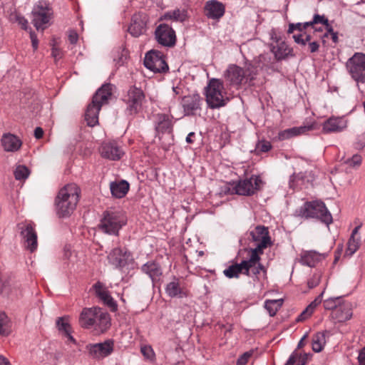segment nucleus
<instances>
[{
  "instance_id": "f257e3e1",
  "label": "nucleus",
  "mask_w": 365,
  "mask_h": 365,
  "mask_svg": "<svg viewBox=\"0 0 365 365\" xmlns=\"http://www.w3.org/2000/svg\"><path fill=\"white\" fill-rule=\"evenodd\" d=\"M80 189L74 183L67 184L58 192L55 199L56 213L59 217H67L74 211L79 200Z\"/></svg>"
},
{
  "instance_id": "f03ea898",
  "label": "nucleus",
  "mask_w": 365,
  "mask_h": 365,
  "mask_svg": "<svg viewBox=\"0 0 365 365\" xmlns=\"http://www.w3.org/2000/svg\"><path fill=\"white\" fill-rule=\"evenodd\" d=\"M79 324L84 329L93 328L98 332L103 333L110 326L109 314L98 307L83 308L79 316Z\"/></svg>"
},
{
  "instance_id": "7ed1b4c3",
  "label": "nucleus",
  "mask_w": 365,
  "mask_h": 365,
  "mask_svg": "<svg viewBox=\"0 0 365 365\" xmlns=\"http://www.w3.org/2000/svg\"><path fill=\"white\" fill-rule=\"evenodd\" d=\"M112 96V85H103L93 95L92 101L87 106L85 120L88 126L93 127L98 123V113L101 107L108 103Z\"/></svg>"
},
{
  "instance_id": "20e7f679",
  "label": "nucleus",
  "mask_w": 365,
  "mask_h": 365,
  "mask_svg": "<svg viewBox=\"0 0 365 365\" xmlns=\"http://www.w3.org/2000/svg\"><path fill=\"white\" fill-rule=\"evenodd\" d=\"M262 272L264 277L267 275V269L264 265L249 255L247 259L242 260L240 263H235L229 266L223 271V274L229 279L238 278L240 274L247 276L253 275L258 278V275Z\"/></svg>"
},
{
  "instance_id": "39448f33",
  "label": "nucleus",
  "mask_w": 365,
  "mask_h": 365,
  "mask_svg": "<svg viewBox=\"0 0 365 365\" xmlns=\"http://www.w3.org/2000/svg\"><path fill=\"white\" fill-rule=\"evenodd\" d=\"M205 95L206 103L211 109L223 107L229 101L223 82L218 78L209 80L205 88Z\"/></svg>"
},
{
  "instance_id": "423d86ee",
  "label": "nucleus",
  "mask_w": 365,
  "mask_h": 365,
  "mask_svg": "<svg viewBox=\"0 0 365 365\" xmlns=\"http://www.w3.org/2000/svg\"><path fill=\"white\" fill-rule=\"evenodd\" d=\"M127 223V217L119 210H106L98 225L99 229L108 235H118L119 230Z\"/></svg>"
},
{
  "instance_id": "0eeeda50",
  "label": "nucleus",
  "mask_w": 365,
  "mask_h": 365,
  "mask_svg": "<svg viewBox=\"0 0 365 365\" xmlns=\"http://www.w3.org/2000/svg\"><path fill=\"white\" fill-rule=\"evenodd\" d=\"M262 181L259 176L252 175L250 178L239 180L237 183L225 185V194H237L240 195L250 196L259 190Z\"/></svg>"
},
{
  "instance_id": "6e6552de",
  "label": "nucleus",
  "mask_w": 365,
  "mask_h": 365,
  "mask_svg": "<svg viewBox=\"0 0 365 365\" xmlns=\"http://www.w3.org/2000/svg\"><path fill=\"white\" fill-rule=\"evenodd\" d=\"M250 236L252 241L256 242V247L249 250V255L252 257V259L260 262V256L263 254L264 250L272 245L268 228L258 225L250 231Z\"/></svg>"
},
{
  "instance_id": "1a4fd4ad",
  "label": "nucleus",
  "mask_w": 365,
  "mask_h": 365,
  "mask_svg": "<svg viewBox=\"0 0 365 365\" xmlns=\"http://www.w3.org/2000/svg\"><path fill=\"white\" fill-rule=\"evenodd\" d=\"M257 74L256 68L247 64L245 68L230 65L225 71V78L232 86H240L250 82Z\"/></svg>"
},
{
  "instance_id": "9d476101",
  "label": "nucleus",
  "mask_w": 365,
  "mask_h": 365,
  "mask_svg": "<svg viewBox=\"0 0 365 365\" xmlns=\"http://www.w3.org/2000/svg\"><path fill=\"white\" fill-rule=\"evenodd\" d=\"M299 215L306 218H318L327 225L332 222L331 213L328 211L325 204L320 200L305 202L299 210Z\"/></svg>"
},
{
  "instance_id": "9b49d317",
  "label": "nucleus",
  "mask_w": 365,
  "mask_h": 365,
  "mask_svg": "<svg viewBox=\"0 0 365 365\" xmlns=\"http://www.w3.org/2000/svg\"><path fill=\"white\" fill-rule=\"evenodd\" d=\"M32 24L37 30H44L47 27L51 16V9L45 3L39 2L31 12Z\"/></svg>"
},
{
  "instance_id": "f8f14e48",
  "label": "nucleus",
  "mask_w": 365,
  "mask_h": 365,
  "mask_svg": "<svg viewBox=\"0 0 365 365\" xmlns=\"http://www.w3.org/2000/svg\"><path fill=\"white\" fill-rule=\"evenodd\" d=\"M346 66L355 81L365 82V54L356 53L349 59Z\"/></svg>"
},
{
  "instance_id": "ddd939ff",
  "label": "nucleus",
  "mask_w": 365,
  "mask_h": 365,
  "mask_svg": "<svg viewBox=\"0 0 365 365\" xmlns=\"http://www.w3.org/2000/svg\"><path fill=\"white\" fill-rule=\"evenodd\" d=\"M114 349L113 341L106 340L101 343L88 344L86 346L89 357L96 360L103 359L112 354Z\"/></svg>"
},
{
  "instance_id": "4468645a",
  "label": "nucleus",
  "mask_w": 365,
  "mask_h": 365,
  "mask_svg": "<svg viewBox=\"0 0 365 365\" xmlns=\"http://www.w3.org/2000/svg\"><path fill=\"white\" fill-rule=\"evenodd\" d=\"M145 66L154 73H163L168 70L163 54L158 51H150L145 54Z\"/></svg>"
},
{
  "instance_id": "2eb2a0df",
  "label": "nucleus",
  "mask_w": 365,
  "mask_h": 365,
  "mask_svg": "<svg viewBox=\"0 0 365 365\" xmlns=\"http://www.w3.org/2000/svg\"><path fill=\"white\" fill-rule=\"evenodd\" d=\"M18 228L26 248L30 252L35 251L38 247L37 234L32 224L21 222L18 224Z\"/></svg>"
},
{
  "instance_id": "dca6fc26",
  "label": "nucleus",
  "mask_w": 365,
  "mask_h": 365,
  "mask_svg": "<svg viewBox=\"0 0 365 365\" xmlns=\"http://www.w3.org/2000/svg\"><path fill=\"white\" fill-rule=\"evenodd\" d=\"M158 43L167 47H172L176 43V35L171 26L165 24H160L155 31Z\"/></svg>"
},
{
  "instance_id": "f3484780",
  "label": "nucleus",
  "mask_w": 365,
  "mask_h": 365,
  "mask_svg": "<svg viewBox=\"0 0 365 365\" xmlns=\"http://www.w3.org/2000/svg\"><path fill=\"white\" fill-rule=\"evenodd\" d=\"M144 98V93L140 88L131 87L128 90L125 101L130 113H135L140 109Z\"/></svg>"
},
{
  "instance_id": "a211bd4d",
  "label": "nucleus",
  "mask_w": 365,
  "mask_h": 365,
  "mask_svg": "<svg viewBox=\"0 0 365 365\" xmlns=\"http://www.w3.org/2000/svg\"><path fill=\"white\" fill-rule=\"evenodd\" d=\"M148 16L143 13L135 14L132 17L128 28L129 33L134 37H138L146 31Z\"/></svg>"
},
{
  "instance_id": "6ab92c4d",
  "label": "nucleus",
  "mask_w": 365,
  "mask_h": 365,
  "mask_svg": "<svg viewBox=\"0 0 365 365\" xmlns=\"http://www.w3.org/2000/svg\"><path fill=\"white\" fill-rule=\"evenodd\" d=\"M129 257L130 254L125 250L117 247L110 251L107 258L113 267L120 268L127 264Z\"/></svg>"
},
{
  "instance_id": "aec40b11",
  "label": "nucleus",
  "mask_w": 365,
  "mask_h": 365,
  "mask_svg": "<svg viewBox=\"0 0 365 365\" xmlns=\"http://www.w3.org/2000/svg\"><path fill=\"white\" fill-rule=\"evenodd\" d=\"M100 152L102 157L111 160H118L124 154L121 148L115 142L103 143L101 147Z\"/></svg>"
},
{
  "instance_id": "412c9836",
  "label": "nucleus",
  "mask_w": 365,
  "mask_h": 365,
  "mask_svg": "<svg viewBox=\"0 0 365 365\" xmlns=\"http://www.w3.org/2000/svg\"><path fill=\"white\" fill-rule=\"evenodd\" d=\"M93 288L95 290L96 296L102 300L105 304L110 307L111 311L114 312L117 309V304L103 283L97 282L94 284Z\"/></svg>"
},
{
  "instance_id": "4be33fe9",
  "label": "nucleus",
  "mask_w": 365,
  "mask_h": 365,
  "mask_svg": "<svg viewBox=\"0 0 365 365\" xmlns=\"http://www.w3.org/2000/svg\"><path fill=\"white\" fill-rule=\"evenodd\" d=\"M1 144L4 151L15 153L21 148L22 141L16 135L7 133L3 134L1 139Z\"/></svg>"
},
{
  "instance_id": "5701e85b",
  "label": "nucleus",
  "mask_w": 365,
  "mask_h": 365,
  "mask_svg": "<svg viewBox=\"0 0 365 365\" xmlns=\"http://www.w3.org/2000/svg\"><path fill=\"white\" fill-rule=\"evenodd\" d=\"M347 126L346 120L340 117H331L327 120L322 126L325 133H338L342 131Z\"/></svg>"
},
{
  "instance_id": "b1692460",
  "label": "nucleus",
  "mask_w": 365,
  "mask_h": 365,
  "mask_svg": "<svg viewBox=\"0 0 365 365\" xmlns=\"http://www.w3.org/2000/svg\"><path fill=\"white\" fill-rule=\"evenodd\" d=\"M352 317V306L349 302L342 301L336 309L332 311L331 317L338 322H344Z\"/></svg>"
},
{
  "instance_id": "393cba45",
  "label": "nucleus",
  "mask_w": 365,
  "mask_h": 365,
  "mask_svg": "<svg viewBox=\"0 0 365 365\" xmlns=\"http://www.w3.org/2000/svg\"><path fill=\"white\" fill-rule=\"evenodd\" d=\"M270 50L277 61L294 56L293 49L284 41L277 44L271 43Z\"/></svg>"
},
{
  "instance_id": "a878e982",
  "label": "nucleus",
  "mask_w": 365,
  "mask_h": 365,
  "mask_svg": "<svg viewBox=\"0 0 365 365\" xmlns=\"http://www.w3.org/2000/svg\"><path fill=\"white\" fill-rule=\"evenodd\" d=\"M201 98L198 94L185 96L182 99V107L186 115H192L200 108Z\"/></svg>"
},
{
  "instance_id": "bb28decb",
  "label": "nucleus",
  "mask_w": 365,
  "mask_h": 365,
  "mask_svg": "<svg viewBox=\"0 0 365 365\" xmlns=\"http://www.w3.org/2000/svg\"><path fill=\"white\" fill-rule=\"evenodd\" d=\"M206 15L213 19L222 17L225 13V7L222 4L217 1H208L205 6Z\"/></svg>"
},
{
  "instance_id": "cd10ccee",
  "label": "nucleus",
  "mask_w": 365,
  "mask_h": 365,
  "mask_svg": "<svg viewBox=\"0 0 365 365\" xmlns=\"http://www.w3.org/2000/svg\"><path fill=\"white\" fill-rule=\"evenodd\" d=\"M129 183L125 180L114 181L110 183V190L113 197H123L129 190Z\"/></svg>"
},
{
  "instance_id": "c85d7f7f",
  "label": "nucleus",
  "mask_w": 365,
  "mask_h": 365,
  "mask_svg": "<svg viewBox=\"0 0 365 365\" xmlns=\"http://www.w3.org/2000/svg\"><path fill=\"white\" fill-rule=\"evenodd\" d=\"M166 294L170 297L182 298L186 296V292L180 286L179 279L174 278L165 287Z\"/></svg>"
},
{
  "instance_id": "c756f323",
  "label": "nucleus",
  "mask_w": 365,
  "mask_h": 365,
  "mask_svg": "<svg viewBox=\"0 0 365 365\" xmlns=\"http://www.w3.org/2000/svg\"><path fill=\"white\" fill-rule=\"evenodd\" d=\"M141 269L150 277L153 282L158 280L162 274L160 266L153 261L143 264Z\"/></svg>"
},
{
  "instance_id": "7c9ffc66",
  "label": "nucleus",
  "mask_w": 365,
  "mask_h": 365,
  "mask_svg": "<svg viewBox=\"0 0 365 365\" xmlns=\"http://www.w3.org/2000/svg\"><path fill=\"white\" fill-rule=\"evenodd\" d=\"M359 229L360 226H357L353 230L351 235L347 243V249L345 252L346 256H352L359 248L360 237L359 236L356 237V235H358Z\"/></svg>"
},
{
  "instance_id": "2f4dec72",
  "label": "nucleus",
  "mask_w": 365,
  "mask_h": 365,
  "mask_svg": "<svg viewBox=\"0 0 365 365\" xmlns=\"http://www.w3.org/2000/svg\"><path fill=\"white\" fill-rule=\"evenodd\" d=\"M314 180V176L311 171L300 172L297 174H293L290 178V187L299 185H305Z\"/></svg>"
},
{
  "instance_id": "473e14b6",
  "label": "nucleus",
  "mask_w": 365,
  "mask_h": 365,
  "mask_svg": "<svg viewBox=\"0 0 365 365\" xmlns=\"http://www.w3.org/2000/svg\"><path fill=\"white\" fill-rule=\"evenodd\" d=\"M312 129V126L293 127L279 132L278 135V138L280 140H284L290 138L304 133L306 131L310 130Z\"/></svg>"
},
{
  "instance_id": "72a5a7b5",
  "label": "nucleus",
  "mask_w": 365,
  "mask_h": 365,
  "mask_svg": "<svg viewBox=\"0 0 365 365\" xmlns=\"http://www.w3.org/2000/svg\"><path fill=\"white\" fill-rule=\"evenodd\" d=\"M321 259V255L315 251H303L300 255L299 262L308 267H314Z\"/></svg>"
},
{
  "instance_id": "f704fd0d",
  "label": "nucleus",
  "mask_w": 365,
  "mask_h": 365,
  "mask_svg": "<svg viewBox=\"0 0 365 365\" xmlns=\"http://www.w3.org/2000/svg\"><path fill=\"white\" fill-rule=\"evenodd\" d=\"M188 18L187 10L185 8H177L173 11H169L164 14V19L166 20H173L175 21L183 22Z\"/></svg>"
},
{
  "instance_id": "c9c22d12",
  "label": "nucleus",
  "mask_w": 365,
  "mask_h": 365,
  "mask_svg": "<svg viewBox=\"0 0 365 365\" xmlns=\"http://www.w3.org/2000/svg\"><path fill=\"white\" fill-rule=\"evenodd\" d=\"M156 120L155 128L158 132L163 133L172 129V119L169 115L158 114Z\"/></svg>"
},
{
  "instance_id": "e433bc0d",
  "label": "nucleus",
  "mask_w": 365,
  "mask_h": 365,
  "mask_svg": "<svg viewBox=\"0 0 365 365\" xmlns=\"http://www.w3.org/2000/svg\"><path fill=\"white\" fill-rule=\"evenodd\" d=\"M324 292H322L303 311L298 317V321H302L308 318L312 314L314 309L319 305L322 301V296Z\"/></svg>"
},
{
  "instance_id": "4c0bfd02",
  "label": "nucleus",
  "mask_w": 365,
  "mask_h": 365,
  "mask_svg": "<svg viewBox=\"0 0 365 365\" xmlns=\"http://www.w3.org/2000/svg\"><path fill=\"white\" fill-rule=\"evenodd\" d=\"M326 344L325 335L322 332H317L312 337V350L314 352H320Z\"/></svg>"
},
{
  "instance_id": "58836bf2",
  "label": "nucleus",
  "mask_w": 365,
  "mask_h": 365,
  "mask_svg": "<svg viewBox=\"0 0 365 365\" xmlns=\"http://www.w3.org/2000/svg\"><path fill=\"white\" fill-rule=\"evenodd\" d=\"M283 299H268L264 302V308L267 310L269 314L273 317L276 314L278 309L282 307Z\"/></svg>"
},
{
  "instance_id": "ea45409f",
  "label": "nucleus",
  "mask_w": 365,
  "mask_h": 365,
  "mask_svg": "<svg viewBox=\"0 0 365 365\" xmlns=\"http://www.w3.org/2000/svg\"><path fill=\"white\" fill-rule=\"evenodd\" d=\"M11 333V322L4 312H0V335L8 336Z\"/></svg>"
},
{
  "instance_id": "a19ab883",
  "label": "nucleus",
  "mask_w": 365,
  "mask_h": 365,
  "mask_svg": "<svg viewBox=\"0 0 365 365\" xmlns=\"http://www.w3.org/2000/svg\"><path fill=\"white\" fill-rule=\"evenodd\" d=\"M14 175L15 179L17 180H25L30 175V170L26 165H16Z\"/></svg>"
},
{
  "instance_id": "79ce46f5",
  "label": "nucleus",
  "mask_w": 365,
  "mask_h": 365,
  "mask_svg": "<svg viewBox=\"0 0 365 365\" xmlns=\"http://www.w3.org/2000/svg\"><path fill=\"white\" fill-rule=\"evenodd\" d=\"M343 299L340 297H330L324 301V307L327 310H335L340 305Z\"/></svg>"
},
{
  "instance_id": "37998d69",
  "label": "nucleus",
  "mask_w": 365,
  "mask_h": 365,
  "mask_svg": "<svg viewBox=\"0 0 365 365\" xmlns=\"http://www.w3.org/2000/svg\"><path fill=\"white\" fill-rule=\"evenodd\" d=\"M343 163L348 165L351 168H359L362 162V158L360 155L355 154L351 158L341 159Z\"/></svg>"
},
{
  "instance_id": "c03bdc74",
  "label": "nucleus",
  "mask_w": 365,
  "mask_h": 365,
  "mask_svg": "<svg viewBox=\"0 0 365 365\" xmlns=\"http://www.w3.org/2000/svg\"><path fill=\"white\" fill-rule=\"evenodd\" d=\"M310 24L311 23H309V21L305 23L289 24L287 33L292 34L294 30H297L303 33L305 29H307L309 26H311Z\"/></svg>"
},
{
  "instance_id": "a18cd8bd",
  "label": "nucleus",
  "mask_w": 365,
  "mask_h": 365,
  "mask_svg": "<svg viewBox=\"0 0 365 365\" xmlns=\"http://www.w3.org/2000/svg\"><path fill=\"white\" fill-rule=\"evenodd\" d=\"M57 327L61 333H65L66 331H70L71 329L69 324L66 321L65 318H58L56 321Z\"/></svg>"
},
{
  "instance_id": "49530a36",
  "label": "nucleus",
  "mask_w": 365,
  "mask_h": 365,
  "mask_svg": "<svg viewBox=\"0 0 365 365\" xmlns=\"http://www.w3.org/2000/svg\"><path fill=\"white\" fill-rule=\"evenodd\" d=\"M141 353L150 361H153L155 358V353L150 346H144L141 347Z\"/></svg>"
},
{
  "instance_id": "de8ad7c7",
  "label": "nucleus",
  "mask_w": 365,
  "mask_h": 365,
  "mask_svg": "<svg viewBox=\"0 0 365 365\" xmlns=\"http://www.w3.org/2000/svg\"><path fill=\"white\" fill-rule=\"evenodd\" d=\"M272 148V145L269 141L262 140L257 145L256 149L261 152H268Z\"/></svg>"
},
{
  "instance_id": "09e8293b",
  "label": "nucleus",
  "mask_w": 365,
  "mask_h": 365,
  "mask_svg": "<svg viewBox=\"0 0 365 365\" xmlns=\"http://www.w3.org/2000/svg\"><path fill=\"white\" fill-rule=\"evenodd\" d=\"M253 351H249L241 355L237 361V365H245L248 359L252 356Z\"/></svg>"
},
{
  "instance_id": "8fccbe9b",
  "label": "nucleus",
  "mask_w": 365,
  "mask_h": 365,
  "mask_svg": "<svg viewBox=\"0 0 365 365\" xmlns=\"http://www.w3.org/2000/svg\"><path fill=\"white\" fill-rule=\"evenodd\" d=\"M328 19L324 16H321L319 14H315L313 17V20L309 21L310 26H313L314 24H321L323 25L327 24Z\"/></svg>"
},
{
  "instance_id": "3c124183",
  "label": "nucleus",
  "mask_w": 365,
  "mask_h": 365,
  "mask_svg": "<svg viewBox=\"0 0 365 365\" xmlns=\"http://www.w3.org/2000/svg\"><path fill=\"white\" fill-rule=\"evenodd\" d=\"M321 275L318 273L314 274L312 277L308 281V286L309 288H314L317 286L320 282Z\"/></svg>"
},
{
  "instance_id": "603ef678",
  "label": "nucleus",
  "mask_w": 365,
  "mask_h": 365,
  "mask_svg": "<svg viewBox=\"0 0 365 365\" xmlns=\"http://www.w3.org/2000/svg\"><path fill=\"white\" fill-rule=\"evenodd\" d=\"M309 359L308 354H300L297 351V365H306Z\"/></svg>"
},
{
  "instance_id": "864d4df0",
  "label": "nucleus",
  "mask_w": 365,
  "mask_h": 365,
  "mask_svg": "<svg viewBox=\"0 0 365 365\" xmlns=\"http://www.w3.org/2000/svg\"><path fill=\"white\" fill-rule=\"evenodd\" d=\"M269 36H270L271 40L273 41L272 43H274V44H277L279 42L283 41L282 40V38H281L280 35L274 29H272L270 31Z\"/></svg>"
},
{
  "instance_id": "5fc2aeb1",
  "label": "nucleus",
  "mask_w": 365,
  "mask_h": 365,
  "mask_svg": "<svg viewBox=\"0 0 365 365\" xmlns=\"http://www.w3.org/2000/svg\"><path fill=\"white\" fill-rule=\"evenodd\" d=\"M297 351L294 350L292 354L289 356L288 360L284 364V365H297Z\"/></svg>"
},
{
  "instance_id": "6e6d98bb",
  "label": "nucleus",
  "mask_w": 365,
  "mask_h": 365,
  "mask_svg": "<svg viewBox=\"0 0 365 365\" xmlns=\"http://www.w3.org/2000/svg\"><path fill=\"white\" fill-rule=\"evenodd\" d=\"M16 21L23 29L26 30L28 26V21L23 16H16Z\"/></svg>"
},
{
  "instance_id": "4d7b16f0",
  "label": "nucleus",
  "mask_w": 365,
  "mask_h": 365,
  "mask_svg": "<svg viewBox=\"0 0 365 365\" xmlns=\"http://www.w3.org/2000/svg\"><path fill=\"white\" fill-rule=\"evenodd\" d=\"M78 38V34L74 31H71L68 34V40L71 43L75 44Z\"/></svg>"
},
{
  "instance_id": "13d9d810",
  "label": "nucleus",
  "mask_w": 365,
  "mask_h": 365,
  "mask_svg": "<svg viewBox=\"0 0 365 365\" xmlns=\"http://www.w3.org/2000/svg\"><path fill=\"white\" fill-rule=\"evenodd\" d=\"M293 38L297 43L304 46V32L298 35H293Z\"/></svg>"
},
{
  "instance_id": "bf43d9fd",
  "label": "nucleus",
  "mask_w": 365,
  "mask_h": 365,
  "mask_svg": "<svg viewBox=\"0 0 365 365\" xmlns=\"http://www.w3.org/2000/svg\"><path fill=\"white\" fill-rule=\"evenodd\" d=\"M62 334L66 339V342L67 343L71 342V343H73V344H76V340L73 337V336L71 335V329L70 331H66V332L63 333Z\"/></svg>"
},
{
  "instance_id": "052dcab7",
  "label": "nucleus",
  "mask_w": 365,
  "mask_h": 365,
  "mask_svg": "<svg viewBox=\"0 0 365 365\" xmlns=\"http://www.w3.org/2000/svg\"><path fill=\"white\" fill-rule=\"evenodd\" d=\"M30 38L32 43V46L34 50H36L38 48V41L36 37V35L34 34V32L31 31L30 32Z\"/></svg>"
},
{
  "instance_id": "680f3d73",
  "label": "nucleus",
  "mask_w": 365,
  "mask_h": 365,
  "mask_svg": "<svg viewBox=\"0 0 365 365\" xmlns=\"http://www.w3.org/2000/svg\"><path fill=\"white\" fill-rule=\"evenodd\" d=\"M319 44L317 41H312L309 43V49L311 53L317 52L319 50Z\"/></svg>"
},
{
  "instance_id": "e2e57ef3",
  "label": "nucleus",
  "mask_w": 365,
  "mask_h": 365,
  "mask_svg": "<svg viewBox=\"0 0 365 365\" xmlns=\"http://www.w3.org/2000/svg\"><path fill=\"white\" fill-rule=\"evenodd\" d=\"M51 54H52V56L55 58V60H58V59L62 58V53H61V51L58 48H57L56 47H53L52 48V53Z\"/></svg>"
},
{
  "instance_id": "0e129e2a",
  "label": "nucleus",
  "mask_w": 365,
  "mask_h": 365,
  "mask_svg": "<svg viewBox=\"0 0 365 365\" xmlns=\"http://www.w3.org/2000/svg\"><path fill=\"white\" fill-rule=\"evenodd\" d=\"M356 143L357 148H362L365 146V132L361 136H359L358 142Z\"/></svg>"
},
{
  "instance_id": "69168bd1",
  "label": "nucleus",
  "mask_w": 365,
  "mask_h": 365,
  "mask_svg": "<svg viewBox=\"0 0 365 365\" xmlns=\"http://www.w3.org/2000/svg\"><path fill=\"white\" fill-rule=\"evenodd\" d=\"M358 359L359 365H365V347L360 351Z\"/></svg>"
},
{
  "instance_id": "338daca9",
  "label": "nucleus",
  "mask_w": 365,
  "mask_h": 365,
  "mask_svg": "<svg viewBox=\"0 0 365 365\" xmlns=\"http://www.w3.org/2000/svg\"><path fill=\"white\" fill-rule=\"evenodd\" d=\"M43 130L41 128L37 127L34 130V136L37 139H40L43 137Z\"/></svg>"
},
{
  "instance_id": "774afa93",
  "label": "nucleus",
  "mask_w": 365,
  "mask_h": 365,
  "mask_svg": "<svg viewBox=\"0 0 365 365\" xmlns=\"http://www.w3.org/2000/svg\"><path fill=\"white\" fill-rule=\"evenodd\" d=\"M326 26L327 32L324 34V36L327 37L329 34H331L334 33L332 26L327 22V24L324 25Z\"/></svg>"
}]
</instances>
